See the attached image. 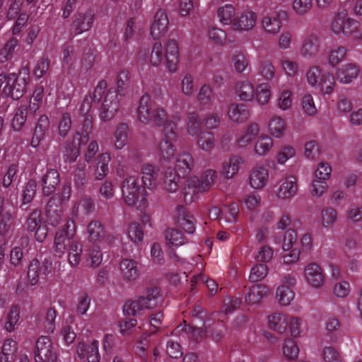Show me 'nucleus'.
Returning <instances> with one entry per match:
<instances>
[{
    "label": "nucleus",
    "instance_id": "obj_1",
    "mask_svg": "<svg viewBox=\"0 0 362 362\" xmlns=\"http://www.w3.org/2000/svg\"><path fill=\"white\" fill-rule=\"evenodd\" d=\"M138 119L144 124L163 127V139L159 144L160 156L163 160L170 162L176 154L173 142L176 141V123L169 119L164 108L152 101L148 95L141 96L137 110Z\"/></svg>",
    "mask_w": 362,
    "mask_h": 362
},
{
    "label": "nucleus",
    "instance_id": "obj_2",
    "mask_svg": "<svg viewBox=\"0 0 362 362\" xmlns=\"http://www.w3.org/2000/svg\"><path fill=\"white\" fill-rule=\"evenodd\" d=\"M107 83L101 81L94 90L93 96H87L80 106V114L85 117L83 121L84 134L90 132L92 128V117L88 115L91 110L92 100L100 102L103 100L100 118L103 121L112 119L119 108V94L115 88H110L106 93Z\"/></svg>",
    "mask_w": 362,
    "mask_h": 362
},
{
    "label": "nucleus",
    "instance_id": "obj_3",
    "mask_svg": "<svg viewBox=\"0 0 362 362\" xmlns=\"http://www.w3.org/2000/svg\"><path fill=\"white\" fill-rule=\"evenodd\" d=\"M76 226L72 220L67 219L59 227L54 238V250L56 255L62 257L68 249V262L71 267H76L81 262L82 244L79 240H74Z\"/></svg>",
    "mask_w": 362,
    "mask_h": 362
},
{
    "label": "nucleus",
    "instance_id": "obj_4",
    "mask_svg": "<svg viewBox=\"0 0 362 362\" xmlns=\"http://www.w3.org/2000/svg\"><path fill=\"white\" fill-rule=\"evenodd\" d=\"M180 61L179 43L174 39L166 40L163 45L160 42L154 43L148 56V62L152 66L157 68L163 64L171 74L178 71Z\"/></svg>",
    "mask_w": 362,
    "mask_h": 362
},
{
    "label": "nucleus",
    "instance_id": "obj_5",
    "mask_svg": "<svg viewBox=\"0 0 362 362\" xmlns=\"http://www.w3.org/2000/svg\"><path fill=\"white\" fill-rule=\"evenodd\" d=\"M122 199L129 206L144 211L148 206L146 187L135 175H128L122 185Z\"/></svg>",
    "mask_w": 362,
    "mask_h": 362
},
{
    "label": "nucleus",
    "instance_id": "obj_6",
    "mask_svg": "<svg viewBox=\"0 0 362 362\" xmlns=\"http://www.w3.org/2000/svg\"><path fill=\"white\" fill-rule=\"evenodd\" d=\"M216 171L206 170L202 176H192L187 178L182 187L184 202L189 204L198 199L199 195L208 191L214 184Z\"/></svg>",
    "mask_w": 362,
    "mask_h": 362
},
{
    "label": "nucleus",
    "instance_id": "obj_7",
    "mask_svg": "<svg viewBox=\"0 0 362 362\" xmlns=\"http://www.w3.org/2000/svg\"><path fill=\"white\" fill-rule=\"evenodd\" d=\"M28 75L14 73L8 75L0 74V94L4 98L13 100L20 99L24 94L28 81Z\"/></svg>",
    "mask_w": 362,
    "mask_h": 362
},
{
    "label": "nucleus",
    "instance_id": "obj_8",
    "mask_svg": "<svg viewBox=\"0 0 362 362\" xmlns=\"http://www.w3.org/2000/svg\"><path fill=\"white\" fill-rule=\"evenodd\" d=\"M34 358L35 362H57V353L50 337L42 335L37 338Z\"/></svg>",
    "mask_w": 362,
    "mask_h": 362
},
{
    "label": "nucleus",
    "instance_id": "obj_9",
    "mask_svg": "<svg viewBox=\"0 0 362 362\" xmlns=\"http://www.w3.org/2000/svg\"><path fill=\"white\" fill-rule=\"evenodd\" d=\"M297 178L293 175H286L278 181L274 189L276 198L282 202H290L298 192Z\"/></svg>",
    "mask_w": 362,
    "mask_h": 362
},
{
    "label": "nucleus",
    "instance_id": "obj_10",
    "mask_svg": "<svg viewBox=\"0 0 362 362\" xmlns=\"http://www.w3.org/2000/svg\"><path fill=\"white\" fill-rule=\"evenodd\" d=\"M24 228L27 231L33 233L35 240L39 243L44 242L47 238V227L40 210H34L29 214Z\"/></svg>",
    "mask_w": 362,
    "mask_h": 362
},
{
    "label": "nucleus",
    "instance_id": "obj_11",
    "mask_svg": "<svg viewBox=\"0 0 362 362\" xmlns=\"http://www.w3.org/2000/svg\"><path fill=\"white\" fill-rule=\"evenodd\" d=\"M52 270V262L50 259H45L42 262L34 259L30 262L27 276L28 284L35 286L38 284L40 278H46Z\"/></svg>",
    "mask_w": 362,
    "mask_h": 362
},
{
    "label": "nucleus",
    "instance_id": "obj_12",
    "mask_svg": "<svg viewBox=\"0 0 362 362\" xmlns=\"http://www.w3.org/2000/svg\"><path fill=\"white\" fill-rule=\"evenodd\" d=\"M287 18V12L284 10H279L272 13L267 14L262 18V27L267 34L275 35L280 32L283 21L286 20Z\"/></svg>",
    "mask_w": 362,
    "mask_h": 362
},
{
    "label": "nucleus",
    "instance_id": "obj_13",
    "mask_svg": "<svg viewBox=\"0 0 362 362\" xmlns=\"http://www.w3.org/2000/svg\"><path fill=\"white\" fill-rule=\"evenodd\" d=\"M269 171L263 165L254 166L248 174V182L251 188L256 190L264 189L269 182Z\"/></svg>",
    "mask_w": 362,
    "mask_h": 362
},
{
    "label": "nucleus",
    "instance_id": "obj_14",
    "mask_svg": "<svg viewBox=\"0 0 362 362\" xmlns=\"http://www.w3.org/2000/svg\"><path fill=\"white\" fill-rule=\"evenodd\" d=\"M307 284L313 288H320L325 284V277L321 267L316 263L308 264L303 270Z\"/></svg>",
    "mask_w": 362,
    "mask_h": 362
},
{
    "label": "nucleus",
    "instance_id": "obj_15",
    "mask_svg": "<svg viewBox=\"0 0 362 362\" xmlns=\"http://www.w3.org/2000/svg\"><path fill=\"white\" fill-rule=\"evenodd\" d=\"M99 344L100 342L98 339L91 340L88 344L85 342H79L76 348L79 358L88 362H100Z\"/></svg>",
    "mask_w": 362,
    "mask_h": 362
},
{
    "label": "nucleus",
    "instance_id": "obj_16",
    "mask_svg": "<svg viewBox=\"0 0 362 362\" xmlns=\"http://www.w3.org/2000/svg\"><path fill=\"white\" fill-rule=\"evenodd\" d=\"M257 13L251 9L240 12L234 19L233 28L240 32H249L256 25Z\"/></svg>",
    "mask_w": 362,
    "mask_h": 362
},
{
    "label": "nucleus",
    "instance_id": "obj_17",
    "mask_svg": "<svg viewBox=\"0 0 362 362\" xmlns=\"http://www.w3.org/2000/svg\"><path fill=\"white\" fill-rule=\"evenodd\" d=\"M75 139L78 141V145H76L74 143L65 144L63 157L66 162L73 163L76 161L80 154L79 148L81 146L85 145L89 140L88 132H86V134L76 133Z\"/></svg>",
    "mask_w": 362,
    "mask_h": 362
},
{
    "label": "nucleus",
    "instance_id": "obj_18",
    "mask_svg": "<svg viewBox=\"0 0 362 362\" xmlns=\"http://www.w3.org/2000/svg\"><path fill=\"white\" fill-rule=\"evenodd\" d=\"M168 23L169 21L165 11L158 10L154 16L150 30L151 35L153 40H159L166 34Z\"/></svg>",
    "mask_w": 362,
    "mask_h": 362
},
{
    "label": "nucleus",
    "instance_id": "obj_19",
    "mask_svg": "<svg viewBox=\"0 0 362 362\" xmlns=\"http://www.w3.org/2000/svg\"><path fill=\"white\" fill-rule=\"evenodd\" d=\"M226 115L230 122L239 124L245 123L249 119L250 112L245 105L233 103L228 105Z\"/></svg>",
    "mask_w": 362,
    "mask_h": 362
},
{
    "label": "nucleus",
    "instance_id": "obj_20",
    "mask_svg": "<svg viewBox=\"0 0 362 362\" xmlns=\"http://www.w3.org/2000/svg\"><path fill=\"white\" fill-rule=\"evenodd\" d=\"M320 50V42L315 34L307 35L300 49V55L305 59L315 58Z\"/></svg>",
    "mask_w": 362,
    "mask_h": 362
},
{
    "label": "nucleus",
    "instance_id": "obj_21",
    "mask_svg": "<svg viewBox=\"0 0 362 362\" xmlns=\"http://www.w3.org/2000/svg\"><path fill=\"white\" fill-rule=\"evenodd\" d=\"M15 218V211L5 205L3 198L0 197V235L4 236L11 230Z\"/></svg>",
    "mask_w": 362,
    "mask_h": 362
},
{
    "label": "nucleus",
    "instance_id": "obj_22",
    "mask_svg": "<svg viewBox=\"0 0 362 362\" xmlns=\"http://www.w3.org/2000/svg\"><path fill=\"white\" fill-rule=\"evenodd\" d=\"M267 131L273 139L283 138L287 132L288 126L286 120L280 115L271 117L267 125Z\"/></svg>",
    "mask_w": 362,
    "mask_h": 362
},
{
    "label": "nucleus",
    "instance_id": "obj_23",
    "mask_svg": "<svg viewBox=\"0 0 362 362\" xmlns=\"http://www.w3.org/2000/svg\"><path fill=\"white\" fill-rule=\"evenodd\" d=\"M256 86L250 80H241L236 83L235 93L240 101L245 103H252Z\"/></svg>",
    "mask_w": 362,
    "mask_h": 362
},
{
    "label": "nucleus",
    "instance_id": "obj_24",
    "mask_svg": "<svg viewBox=\"0 0 362 362\" xmlns=\"http://www.w3.org/2000/svg\"><path fill=\"white\" fill-rule=\"evenodd\" d=\"M260 126L257 123H251L242 129L236 140L239 147L244 148L256 139L260 133Z\"/></svg>",
    "mask_w": 362,
    "mask_h": 362
},
{
    "label": "nucleus",
    "instance_id": "obj_25",
    "mask_svg": "<svg viewBox=\"0 0 362 362\" xmlns=\"http://www.w3.org/2000/svg\"><path fill=\"white\" fill-rule=\"evenodd\" d=\"M193 166L194 159L192 155L183 152L175 157V165L172 168L175 174L184 177L190 173Z\"/></svg>",
    "mask_w": 362,
    "mask_h": 362
},
{
    "label": "nucleus",
    "instance_id": "obj_26",
    "mask_svg": "<svg viewBox=\"0 0 362 362\" xmlns=\"http://www.w3.org/2000/svg\"><path fill=\"white\" fill-rule=\"evenodd\" d=\"M59 183V173L57 170L49 169L41 180L42 191L44 195L49 196L56 189Z\"/></svg>",
    "mask_w": 362,
    "mask_h": 362
},
{
    "label": "nucleus",
    "instance_id": "obj_27",
    "mask_svg": "<svg viewBox=\"0 0 362 362\" xmlns=\"http://www.w3.org/2000/svg\"><path fill=\"white\" fill-rule=\"evenodd\" d=\"M119 269L124 279L128 281L136 280L140 276L138 263L132 259H124L119 264Z\"/></svg>",
    "mask_w": 362,
    "mask_h": 362
},
{
    "label": "nucleus",
    "instance_id": "obj_28",
    "mask_svg": "<svg viewBox=\"0 0 362 362\" xmlns=\"http://www.w3.org/2000/svg\"><path fill=\"white\" fill-rule=\"evenodd\" d=\"M269 293V288L264 284H255L250 286L245 294V300L247 305H253L259 303L262 299Z\"/></svg>",
    "mask_w": 362,
    "mask_h": 362
},
{
    "label": "nucleus",
    "instance_id": "obj_29",
    "mask_svg": "<svg viewBox=\"0 0 362 362\" xmlns=\"http://www.w3.org/2000/svg\"><path fill=\"white\" fill-rule=\"evenodd\" d=\"M88 239L93 244L104 245L106 242V231L99 221H92L88 226Z\"/></svg>",
    "mask_w": 362,
    "mask_h": 362
},
{
    "label": "nucleus",
    "instance_id": "obj_30",
    "mask_svg": "<svg viewBox=\"0 0 362 362\" xmlns=\"http://www.w3.org/2000/svg\"><path fill=\"white\" fill-rule=\"evenodd\" d=\"M254 101L259 106L267 105L272 98V85L268 82L259 83L256 88Z\"/></svg>",
    "mask_w": 362,
    "mask_h": 362
},
{
    "label": "nucleus",
    "instance_id": "obj_31",
    "mask_svg": "<svg viewBox=\"0 0 362 362\" xmlns=\"http://www.w3.org/2000/svg\"><path fill=\"white\" fill-rule=\"evenodd\" d=\"M274 145L273 138L262 133L257 137L253 146V151L259 157L265 156L269 153Z\"/></svg>",
    "mask_w": 362,
    "mask_h": 362
},
{
    "label": "nucleus",
    "instance_id": "obj_32",
    "mask_svg": "<svg viewBox=\"0 0 362 362\" xmlns=\"http://www.w3.org/2000/svg\"><path fill=\"white\" fill-rule=\"evenodd\" d=\"M18 349V342L15 339H6L1 349L0 362H14Z\"/></svg>",
    "mask_w": 362,
    "mask_h": 362
},
{
    "label": "nucleus",
    "instance_id": "obj_33",
    "mask_svg": "<svg viewBox=\"0 0 362 362\" xmlns=\"http://www.w3.org/2000/svg\"><path fill=\"white\" fill-rule=\"evenodd\" d=\"M359 74L358 67L354 64H346L336 71V77L341 83H349Z\"/></svg>",
    "mask_w": 362,
    "mask_h": 362
},
{
    "label": "nucleus",
    "instance_id": "obj_34",
    "mask_svg": "<svg viewBox=\"0 0 362 362\" xmlns=\"http://www.w3.org/2000/svg\"><path fill=\"white\" fill-rule=\"evenodd\" d=\"M243 162V159L238 156H230L223 162L221 174L226 179H231L238 173Z\"/></svg>",
    "mask_w": 362,
    "mask_h": 362
},
{
    "label": "nucleus",
    "instance_id": "obj_35",
    "mask_svg": "<svg viewBox=\"0 0 362 362\" xmlns=\"http://www.w3.org/2000/svg\"><path fill=\"white\" fill-rule=\"evenodd\" d=\"M158 169L151 164L146 163L144 164L141 168V179L143 185L152 190L156 187V177Z\"/></svg>",
    "mask_w": 362,
    "mask_h": 362
},
{
    "label": "nucleus",
    "instance_id": "obj_36",
    "mask_svg": "<svg viewBox=\"0 0 362 362\" xmlns=\"http://www.w3.org/2000/svg\"><path fill=\"white\" fill-rule=\"evenodd\" d=\"M177 221L187 233H192L195 230L194 216L182 206H179L177 209Z\"/></svg>",
    "mask_w": 362,
    "mask_h": 362
},
{
    "label": "nucleus",
    "instance_id": "obj_37",
    "mask_svg": "<svg viewBox=\"0 0 362 362\" xmlns=\"http://www.w3.org/2000/svg\"><path fill=\"white\" fill-rule=\"evenodd\" d=\"M276 105L281 111H288L293 105V93L289 88H284L278 93L276 99Z\"/></svg>",
    "mask_w": 362,
    "mask_h": 362
},
{
    "label": "nucleus",
    "instance_id": "obj_38",
    "mask_svg": "<svg viewBox=\"0 0 362 362\" xmlns=\"http://www.w3.org/2000/svg\"><path fill=\"white\" fill-rule=\"evenodd\" d=\"M287 318L284 314L279 313H274L268 317V325L271 329L284 334L288 326Z\"/></svg>",
    "mask_w": 362,
    "mask_h": 362
},
{
    "label": "nucleus",
    "instance_id": "obj_39",
    "mask_svg": "<svg viewBox=\"0 0 362 362\" xmlns=\"http://www.w3.org/2000/svg\"><path fill=\"white\" fill-rule=\"evenodd\" d=\"M49 124V121L47 116L42 115L40 117L38 124L35 129L34 135L31 139L30 144L32 147L37 148L40 145L41 141H42L45 137Z\"/></svg>",
    "mask_w": 362,
    "mask_h": 362
},
{
    "label": "nucleus",
    "instance_id": "obj_40",
    "mask_svg": "<svg viewBox=\"0 0 362 362\" xmlns=\"http://www.w3.org/2000/svg\"><path fill=\"white\" fill-rule=\"evenodd\" d=\"M243 203L250 212V218L255 219L257 211L262 204L261 196L255 192H251L243 198Z\"/></svg>",
    "mask_w": 362,
    "mask_h": 362
},
{
    "label": "nucleus",
    "instance_id": "obj_41",
    "mask_svg": "<svg viewBox=\"0 0 362 362\" xmlns=\"http://www.w3.org/2000/svg\"><path fill=\"white\" fill-rule=\"evenodd\" d=\"M182 177L175 174L170 167L165 172L164 189L168 193H175L180 188V179Z\"/></svg>",
    "mask_w": 362,
    "mask_h": 362
},
{
    "label": "nucleus",
    "instance_id": "obj_42",
    "mask_svg": "<svg viewBox=\"0 0 362 362\" xmlns=\"http://www.w3.org/2000/svg\"><path fill=\"white\" fill-rule=\"evenodd\" d=\"M338 219L337 211L332 207H325L320 211L319 222L325 228H332Z\"/></svg>",
    "mask_w": 362,
    "mask_h": 362
},
{
    "label": "nucleus",
    "instance_id": "obj_43",
    "mask_svg": "<svg viewBox=\"0 0 362 362\" xmlns=\"http://www.w3.org/2000/svg\"><path fill=\"white\" fill-rule=\"evenodd\" d=\"M20 313L21 308L18 305H14L10 308L4 324V329L7 332L11 333L16 329L20 320Z\"/></svg>",
    "mask_w": 362,
    "mask_h": 362
},
{
    "label": "nucleus",
    "instance_id": "obj_44",
    "mask_svg": "<svg viewBox=\"0 0 362 362\" xmlns=\"http://www.w3.org/2000/svg\"><path fill=\"white\" fill-rule=\"evenodd\" d=\"M57 312L53 308H49L43 319L38 320L37 326L45 332L52 334L55 330V320Z\"/></svg>",
    "mask_w": 362,
    "mask_h": 362
},
{
    "label": "nucleus",
    "instance_id": "obj_45",
    "mask_svg": "<svg viewBox=\"0 0 362 362\" xmlns=\"http://www.w3.org/2000/svg\"><path fill=\"white\" fill-rule=\"evenodd\" d=\"M94 15L91 11L86 13H79L74 22L75 28L79 33L88 31L92 26Z\"/></svg>",
    "mask_w": 362,
    "mask_h": 362
},
{
    "label": "nucleus",
    "instance_id": "obj_46",
    "mask_svg": "<svg viewBox=\"0 0 362 362\" xmlns=\"http://www.w3.org/2000/svg\"><path fill=\"white\" fill-rule=\"evenodd\" d=\"M144 300L139 297L135 300L127 301L123 306V313L132 316L141 315L145 310H148Z\"/></svg>",
    "mask_w": 362,
    "mask_h": 362
},
{
    "label": "nucleus",
    "instance_id": "obj_47",
    "mask_svg": "<svg viewBox=\"0 0 362 362\" xmlns=\"http://www.w3.org/2000/svg\"><path fill=\"white\" fill-rule=\"evenodd\" d=\"M128 126L126 124H120L116 128L112 142L117 149L123 148L127 143L128 141Z\"/></svg>",
    "mask_w": 362,
    "mask_h": 362
},
{
    "label": "nucleus",
    "instance_id": "obj_48",
    "mask_svg": "<svg viewBox=\"0 0 362 362\" xmlns=\"http://www.w3.org/2000/svg\"><path fill=\"white\" fill-rule=\"evenodd\" d=\"M346 52L347 49L343 46L331 47L327 54L328 64L331 66H337L344 59Z\"/></svg>",
    "mask_w": 362,
    "mask_h": 362
},
{
    "label": "nucleus",
    "instance_id": "obj_49",
    "mask_svg": "<svg viewBox=\"0 0 362 362\" xmlns=\"http://www.w3.org/2000/svg\"><path fill=\"white\" fill-rule=\"evenodd\" d=\"M20 177L18 164L12 163L7 168L2 177V185L7 188L11 186L13 182L19 181Z\"/></svg>",
    "mask_w": 362,
    "mask_h": 362
},
{
    "label": "nucleus",
    "instance_id": "obj_50",
    "mask_svg": "<svg viewBox=\"0 0 362 362\" xmlns=\"http://www.w3.org/2000/svg\"><path fill=\"white\" fill-rule=\"evenodd\" d=\"M279 65L286 76L293 78L298 76L299 72V66L296 62L291 60L286 57H283L279 60Z\"/></svg>",
    "mask_w": 362,
    "mask_h": 362
},
{
    "label": "nucleus",
    "instance_id": "obj_51",
    "mask_svg": "<svg viewBox=\"0 0 362 362\" xmlns=\"http://www.w3.org/2000/svg\"><path fill=\"white\" fill-rule=\"evenodd\" d=\"M197 144L201 150L206 152L211 151L215 146L214 134L209 132H201L197 137Z\"/></svg>",
    "mask_w": 362,
    "mask_h": 362
},
{
    "label": "nucleus",
    "instance_id": "obj_52",
    "mask_svg": "<svg viewBox=\"0 0 362 362\" xmlns=\"http://www.w3.org/2000/svg\"><path fill=\"white\" fill-rule=\"evenodd\" d=\"M111 160L108 153L100 154L98 158V163L95 169V178L98 180H103L108 173V164Z\"/></svg>",
    "mask_w": 362,
    "mask_h": 362
},
{
    "label": "nucleus",
    "instance_id": "obj_53",
    "mask_svg": "<svg viewBox=\"0 0 362 362\" xmlns=\"http://www.w3.org/2000/svg\"><path fill=\"white\" fill-rule=\"evenodd\" d=\"M235 14V7L232 4H226L217 11V16L219 21L224 25H230L233 23L234 16Z\"/></svg>",
    "mask_w": 362,
    "mask_h": 362
},
{
    "label": "nucleus",
    "instance_id": "obj_54",
    "mask_svg": "<svg viewBox=\"0 0 362 362\" xmlns=\"http://www.w3.org/2000/svg\"><path fill=\"white\" fill-rule=\"evenodd\" d=\"M312 0H293L291 10L297 16H305L309 13L313 8Z\"/></svg>",
    "mask_w": 362,
    "mask_h": 362
},
{
    "label": "nucleus",
    "instance_id": "obj_55",
    "mask_svg": "<svg viewBox=\"0 0 362 362\" xmlns=\"http://www.w3.org/2000/svg\"><path fill=\"white\" fill-rule=\"evenodd\" d=\"M127 235L129 240L135 245L141 243L144 240L142 226L139 223H131L127 230Z\"/></svg>",
    "mask_w": 362,
    "mask_h": 362
},
{
    "label": "nucleus",
    "instance_id": "obj_56",
    "mask_svg": "<svg viewBox=\"0 0 362 362\" xmlns=\"http://www.w3.org/2000/svg\"><path fill=\"white\" fill-rule=\"evenodd\" d=\"M325 74H327V72L322 71L319 66H311L306 74L308 83L313 88H317L321 81H322Z\"/></svg>",
    "mask_w": 362,
    "mask_h": 362
},
{
    "label": "nucleus",
    "instance_id": "obj_57",
    "mask_svg": "<svg viewBox=\"0 0 362 362\" xmlns=\"http://www.w3.org/2000/svg\"><path fill=\"white\" fill-rule=\"evenodd\" d=\"M161 296L160 291L158 288L154 287L148 289L144 296H141V299L144 300V303L147 309H153L158 305V300Z\"/></svg>",
    "mask_w": 362,
    "mask_h": 362
},
{
    "label": "nucleus",
    "instance_id": "obj_58",
    "mask_svg": "<svg viewBox=\"0 0 362 362\" xmlns=\"http://www.w3.org/2000/svg\"><path fill=\"white\" fill-rule=\"evenodd\" d=\"M276 297L281 305L286 306L294 300L295 293L291 288L286 287H277Z\"/></svg>",
    "mask_w": 362,
    "mask_h": 362
},
{
    "label": "nucleus",
    "instance_id": "obj_59",
    "mask_svg": "<svg viewBox=\"0 0 362 362\" xmlns=\"http://www.w3.org/2000/svg\"><path fill=\"white\" fill-rule=\"evenodd\" d=\"M187 120V131L188 134L191 136L197 135L204 124L203 121H202L199 115L194 112L189 113Z\"/></svg>",
    "mask_w": 362,
    "mask_h": 362
},
{
    "label": "nucleus",
    "instance_id": "obj_60",
    "mask_svg": "<svg viewBox=\"0 0 362 362\" xmlns=\"http://www.w3.org/2000/svg\"><path fill=\"white\" fill-rule=\"evenodd\" d=\"M37 191V182L34 180H29L25 183L22 189V201L23 204L30 203L34 199Z\"/></svg>",
    "mask_w": 362,
    "mask_h": 362
},
{
    "label": "nucleus",
    "instance_id": "obj_61",
    "mask_svg": "<svg viewBox=\"0 0 362 362\" xmlns=\"http://www.w3.org/2000/svg\"><path fill=\"white\" fill-rule=\"evenodd\" d=\"M257 72L267 81H272L276 76L275 67L269 60H263L259 63Z\"/></svg>",
    "mask_w": 362,
    "mask_h": 362
},
{
    "label": "nucleus",
    "instance_id": "obj_62",
    "mask_svg": "<svg viewBox=\"0 0 362 362\" xmlns=\"http://www.w3.org/2000/svg\"><path fill=\"white\" fill-rule=\"evenodd\" d=\"M44 97V88L42 86L37 87L35 89L28 107V110L30 113H35L40 108Z\"/></svg>",
    "mask_w": 362,
    "mask_h": 362
},
{
    "label": "nucleus",
    "instance_id": "obj_63",
    "mask_svg": "<svg viewBox=\"0 0 362 362\" xmlns=\"http://www.w3.org/2000/svg\"><path fill=\"white\" fill-rule=\"evenodd\" d=\"M282 351L284 356L289 360L296 359L299 354L298 346L292 339H287L284 341Z\"/></svg>",
    "mask_w": 362,
    "mask_h": 362
},
{
    "label": "nucleus",
    "instance_id": "obj_64",
    "mask_svg": "<svg viewBox=\"0 0 362 362\" xmlns=\"http://www.w3.org/2000/svg\"><path fill=\"white\" fill-rule=\"evenodd\" d=\"M322 356L325 362H344L339 351L331 346L322 349Z\"/></svg>",
    "mask_w": 362,
    "mask_h": 362
}]
</instances>
